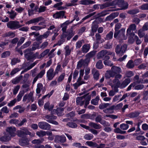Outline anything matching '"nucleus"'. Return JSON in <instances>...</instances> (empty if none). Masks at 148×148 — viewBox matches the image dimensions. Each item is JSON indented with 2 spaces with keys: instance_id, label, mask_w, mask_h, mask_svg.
Masks as SVG:
<instances>
[{
  "instance_id": "obj_14",
  "label": "nucleus",
  "mask_w": 148,
  "mask_h": 148,
  "mask_svg": "<svg viewBox=\"0 0 148 148\" xmlns=\"http://www.w3.org/2000/svg\"><path fill=\"white\" fill-rule=\"evenodd\" d=\"M19 144L22 146L27 145L29 144V141L26 137L22 138L19 140Z\"/></svg>"
},
{
  "instance_id": "obj_6",
  "label": "nucleus",
  "mask_w": 148,
  "mask_h": 148,
  "mask_svg": "<svg viewBox=\"0 0 148 148\" xmlns=\"http://www.w3.org/2000/svg\"><path fill=\"white\" fill-rule=\"evenodd\" d=\"M114 1L118 6L121 8V10H125L128 8V3L125 2L124 0H117Z\"/></svg>"
},
{
  "instance_id": "obj_51",
  "label": "nucleus",
  "mask_w": 148,
  "mask_h": 148,
  "mask_svg": "<svg viewBox=\"0 0 148 148\" xmlns=\"http://www.w3.org/2000/svg\"><path fill=\"white\" fill-rule=\"evenodd\" d=\"M20 71V69L19 68H15L14 69L11 71L10 75H13L14 74L19 72Z\"/></svg>"
},
{
  "instance_id": "obj_26",
  "label": "nucleus",
  "mask_w": 148,
  "mask_h": 148,
  "mask_svg": "<svg viewBox=\"0 0 148 148\" xmlns=\"http://www.w3.org/2000/svg\"><path fill=\"white\" fill-rule=\"evenodd\" d=\"M98 24L96 23V22L95 21H94L92 24L91 26V31H93V32H96L97 29L98 27Z\"/></svg>"
},
{
  "instance_id": "obj_10",
  "label": "nucleus",
  "mask_w": 148,
  "mask_h": 148,
  "mask_svg": "<svg viewBox=\"0 0 148 148\" xmlns=\"http://www.w3.org/2000/svg\"><path fill=\"white\" fill-rule=\"evenodd\" d=\"M38 126L40 129L44 130H49L51 128L50 125L44 121L39 122Z\"/></svg>"
},
{
  "instance_id": "obj_62",
  "label": "nucleus",
  "mask_w": 148,
  "mask_h": 148,
  "mask_svg": "<svg viewBox=\"0 0 148 148\" xmlns=\"http://www.w3.org/2000/svg\"><path fill=\"white\" fill-rule=\"evenodd\" d=\"M136 139L138 140L143 141L145 139V138L144 136L140 135L136 136Z\"/></svg>"
},
{
  "instance_id": "obj_25",
  "label": "nucleus",
  "mask_w": 148,
  "mask_h": 148,
  "mask_svg": "<svg viewBox=\"0 0 148 148\" xmlns=\"http://www.w3.org/2000/svg\"><path fill=\"white\" fill-rule=\"evenodd\" d=\"M99 99L100 98L99 96H97L95 99H92L91 100V103L94 105H97L98 104V102Z\"/></svg>"
},
{
  "instance_id": "obj_30",
  "label": "nucleus",
  "mask_w": 148,
  "mask_h": 148,
  "mask_svg": "<svg viewBox=\"0 0 148 148\" xmlns=\"http://www.w3.org/2000/svg\"><path fill=\"white\" fill-rule=\"evenodd\" d=\"M90 125L91 127L96 129H99L101 127V126L99 124H97L94 122H91Z\"/></svg>"
},
{
  "instance_id": "obj_13",
  "label": "nucleus",
  "mask_w": 148,
  "mask_h": 148,
  "mask_svg": "<svg viewBox=\"0 0 148 148\" xmlns=\"http://www.w3.org/2000/svg\"><path fill=\"white\" fill-rule=\"evenodd\" d=\"M65 12H66L64 11H61L59 12H57L55 14L53 15V17L55 19L61 18L62 16H64Z\"/></svg>"
},
{
  "instance_id": "obj_52",
  "label": "nucleus",
  "mask_w": 148,
  "mask_h": 148,
  "mask_svg": "<svg viewBox=\"0 0 148 148\" xmlns=\"http://www.w3.org/2000/svg\"><path fill=\"white\" fill-rule=\"evenodd\" d=\"M96 51H92L87 54L86 56L89 58H91L94 56L95 54Z\"/></svg>"
},
{
  "instance_id": "obj_41",
  "label": "nucleus",
  "mask_w": 148,
  "mask_h": 148,
  "mask_svg": "<svg viewBox=\"0 0 148 148\" xmlns=\"http://www.w3.org/2000/svg\"><path fill=\"white\" fill-rule=\"evenodd\" d=\"M139 12V10L138 9L131 10H129L127 13L131 15H134L138 13Z\"/></svg>"
},
{
  "instance_id": "obj_23",
  "label": "nucleus",
  "mask_w": 148,
  "mask_h": 148,
  "mask_svg": "<svg viewBox=\"0 0 148 148\" xmlns=\"http://www.w3.org/2000/svg\"><path fill=\"white\" fill-rule=\"evenodd\" d=\"M140 114V112H139L135 111L129 113L128 114V116L131 118H136L138 117Z\"/></svg>"
},
{
  "instance_id": "obj_11",
  "label": "nucleus",
  "mask_w": 148,
  "mask_h": 148,
  "mask_svg": "<svg viewBox=\"0 0 148 148\" xmlns=\"http://www.w3.org/2000/svg\"><path fill=\"white\" fill-rule=\"evenodd\" d=\"M16 129L15 127H10L6 129V132L10 136V137H14L16 136L15 132Z\"/></svg>"
},
{
  "instance_id": "obj_29",
  "label": "nucleus",
  "mask_w": 148,
  "mask_h": 148,
  "mask_svg": "<svg viewBox=\"0 0 148 148\" xmlns=\"http://www.w3.org/2000/svg\"><path fill=\"white\" fill-rule=\"evenodd\" d=\"M96 68L99 69H102L103 67L102 61L101 60H99L97 62L96 64Z\"/></svg>"
},
{
  "instance_id": "obj_44",
  "label": "nucleus",
  "mask_w": 148,
  "mask_h": 148,
  "mask_svg": "<svg viewBox=\"0 0 148 148\" xmlns=\"http://www.w3.org/2000/svg\"><path fill=\"white\" fill-rule=\"evenodd\" d=\"M10 52L9 51H7L4 52L1 54V57L2 58H5L10 56Z\"/></svg>"
},
{
  "instance_id": "obj_57",
  "label": "nucleus",
  "mask_w": 148,
  "mask_h": 148,
  "mask_svg": "<svg viewBox=\"0 0 148 148\" xmlns=\"http://www.w3.org/2000/svg\"><path fill=\"white\" fill-rule=\"evenodd\" d=\"M20 88V86L18 85L16 86L15 87L13 90V93L14 95H16L17 94Z\"/></svg>"
},
{
  "instance_id": "obj_15",
  "label": "nucleus",
  "mask_w": 148,
  "mask_h": 148,
  "mask_svg": "<svg viewBox=\"0 0 148 148\" xmlns=\"http://www.w3.org/2000/svg\"><path fill=\"white\" fill-rule=\"evenodd\" d=\"M42 90V92H45L46 90L45 88H43V85L41 83H39L38 84L37 88L36 89V92L37 94L40 93L41 90Z\"/></svg>"
},
{
  "instance_id": "obj_9",
  "label": "nucleus",
  "mask_w": 148,
  "mask_h": 148,
  "mask_svg": "<svg viewBox=\"0 0 148 148\" xmlns=\"http://www.w3.org/2000/svg\"><path fill=\"white\" fill-rule=\"evenodd\" d=\"M41 43V42H34L32 45V48H28L25 50V52H29L32 51H35L36 50L39 49H40V44Z\"/></svg>"
},
{
  "instance_id": "obj_64",
  "label": "nucleus",
  "mask_w": 148,
  "mask_h": 148,
  "mask_svg": "<svg viewBox=\"0 0 148 148\" xmlns=\"http://www.w3.org/2000/svg\"><path fill=\"white\" fill-rule=\"evenodd\" d=\"M102 120V116L101 115H98L95 118V120L97 122H100Z\"/></svg>"
},
{
  "instance_id": "obj_32",
  "label": "nucleus",
  "mask_w": 148,
  "mask_h": 148,
  "mask_svg": "<svg viewBox=\"0 0 148 148\" xmlns=\"http://www.w3.org/2000/svg\"><path fill=\"white\" fill-rule=\"evenodd\" d=\"M66 125L72 128H75L77 127V123L73 122H68L67 123Z\"/></svg>"
},
{
  "instance_id": "obj_8",
  "label": "nucleus",
  "mask_w": 148,
  "mask_h": 148,
  "mask_svg": "<svg viewBox=\"0 0 148 148\" xmlns=\"http://www.w3.org/2000/svg\"><path fill=\"white\" fill-rule=\"evenodd\" d=\"M116 10H116V9L115 8H114L113 9H112L111 10L110 9L109 10H105L102 11L100 13H99L97 14L96 15H95L94 16V17L96 19L97 18L101 19V18H99L101 17L104 16L108 14V12L109 11H115Z\"/></svg>"
},
{
  "instance_id": "obj_22",
  "label": "nucleus",
  "mask_w": 148,
  "mask_h": 148,
  "mask_svg": "<svg viewBox=\"0 0 148 148\" xmlns=\"http://www.w3.org/2000/svg\"><path fill=\"white\" fill-rule=\"evenodd\" d=\"M130 79L129 78L126 79L121 84V88H125L130 82Z\"/></svg>"
},
{
  "instance_id": "obj_55",
  "label": "nucleus",
  "mask_w": 148,
  "mask_h": 148,
  "mask_svg": "<svg viewBox=\"0 0 148 148\" xmlns=\"http://www.w3.org/2000/svg\"><path fill=\"white\" fill-rule=\"evenodd\" d=\"M25 57L28 60H34L33 57L32 55L30 54H26L25 56Z\"/></svg>"
},
{
  "instance_id": "obj_43",
  "label": "nucleus",
  "mask_w": 148,
  "mask_h": 148,
  "mask_svg": "<svg viewBox=\"0 0 148 148\" xmlns=\"http://www.w3.org/2000/svg\"><path fill=\"white\" fill-rule=\"evenodd\" d=\"M127 66L129 68H132L134 66L133 61L132 60L129 61L127 64Z\"/></svg>"
},
{
  "instance_id": "obj_39",
  "label": "nucleus",
  "mask_w": 148,
  "mask_h": 148,
  "mask_svg": "<svg viewBox=\"0 0 148 148\" xmlns=\"http://www.w3.org/2000/svg\"><path fill=\"white\" fill-rule=\"evenodd\" d=\"M19 122V121L18 120L15 119H11L9 121V123L10 124H15L17 127H18V124Z\"/></svg>"
},
{
  "instance_id": "obj_58",
  "label": "nucleus",
  "mask_w": 148,
  "mask_h": 148,
  "mask_svg": "<svg viewBox=\"0 0 148 148\" xmlns=\"http://www.w3.org/2000/svg\"><path fill=\"white\" fill-rule=\"evenodd\" d=\"M16 102V99H14L13 100L10 101V102L8 103V106L10 107H11L14 106L15 103Z\"/></svg>"
},
{
  "instance_id": "obj_12",
  "label": "nucleus",
  "mask_w": 148,
  "mask_h": 148,
  "mask_svg": "<svg viewBox=\"0 0 148 148\" xmlns=\"http://www.w3.org/2000/svg\"><path fill=\"white\" fill-rule=\"evenodd\" d=\"M44 19L42 16L38 17L27 21L25 24L29 25L31 24L38 23L39 21L43 20Z\"/></svg>"
},
{
  "instance_id": "obj_49",
  "label": "nucleus",
  "mask_w": 148,
  "mask_h": 148,
  "mask_svg": "<svg viewBox=\"0 0 148 148\" xmlns=\"http://www.w3.org/2000/svg\"><path fill=\"white\" fill-rule=\"evenodd\" d=\"M43 28L42 27L37 26H33L30 28L31 29L36 31H39Z\"/></svg>"
},
{
  "instance_id": "obj_34",
  "label": "nucleus",
  "mask_w": 148,
  "mask_h": 148,
  "mask_svg": "<svg viewBox=\"0 0 148 148\" xmlns=\"http://www.w3.org/2000/svg\"><path fill=\"white\" fill-rule=\"evenodd\" d=\"M49 51V49H47L45 50L40 54L38 58L40 59L44 57L47 54Z\"/></svg>"
},
{
  "instance_id": "obj_48",
  "label": "nucleus",
  "mask_w": 148,
  "mask_h": 148,
  "mask_svg": "<svg viewBox=\"0 0 148 148\" xmlns=\"http://www.w3.org/2000/svg\"><path fill=\"white\" fill-rule=\"evenodd\" d=\"M31 41H27L21 46V49H23L26 48L29 46L31 45Z\"/></svg>"
},
{
  "instance_id": "obj_5",
  "label": "nucleus",
  "mask_w": 148,
  "mask_h": 148,
  "mask_svg": "<svg viewBox=\"0 0 148 148\" xmlns=\"http://www.w3.org/2000/svg\"><path fill=\"white\" fill-rule=\"evenodd\" d=\"M127 48L125 45H117L115 48V51L118 54L123 55L125 51Z\"/></svg>"
},
{
  "instance_id": "obj_37",
  "label": "nucleus",
  "mask_w": 148,
  "mask_h": 148,
  "mask_svg": "<svg viewBox=\"0 0 148 148\" xmlns=\"http://www.w3.org/2000/svg\"><path fill=\"white\" fill-rule=\"evenodd\" d=\"M93 137V135L90 133L86 134L84 136V138L87 140H91L92 139Z\"/></svg>"
},
{
  "instance_id": "obj_2",
  "label": "nucleus",
  "mask_w": 148,
  "mask_h": 148,
  "mask_svg": "<svg viewBox=\"0 0 148 148\" xmlns=\"http://www.w3.org/2000/svg\"><path fill=\"white\" fill-rule=\"evenodd\" d=\"M7 27L12 29H15L22 27V25L19 24L18 21H11L7 23Z\"/></svg>"
},
{
  "instance_id": "obj_16",
  "label": "nucleus",
  "mask_w": 148,
  "mask_h": 148,
  "mask_svg": "<svg viewBox=\"0 0 148 148\" xmlns=\"http://www.w3.org/2000/svg\"><path fill=\"white\" fill-rule=\"evenodd\" d=\"M66 137H65L60 136L59 135L56 136L54 139V141L56 143H64L66 141Z\"/></svg>"
},
{
  "instance_id": "obj_46",
  "label": "nucleus",
  "mask_w": 148,
  "mask_h": 148,
  "mask_svg": "<svg viewBox=\"0 0 148 148\" xmlns=\"http://www.w3.org/2000/svg\"><path fill=\"white\" fill-rule=\"evenodd\" d=\"M84 61L82 59L80 60L77 63V68L79 69L81 68L84 64Z\"/></svg>"
},
{
  "instance_id": "obj_17",
  "label": "nucleus",
  "mask_w": 148,
  "mask_h": 148,
  "mask_svg": "<svg viewBox=\"0 0 148 148\" xmlns=\"http://www.w3.org/2000/svg\"><path fill=\"white\" fill-rule=\"evenodd\" d=\"M107 50H103L99 52L97 56V58L98 59L103 58L107 54Z\"/></svg>"
},
{
  "instance_id": "obj_27",
  "label": "nucleus",
  "mask_w": 148,
  "mask_h": 148,
  "mask_svg": "<svg viewBox=\"0 0 148 148\" xmlns=\"http://www.w3.org/2000/svg\"><path fill=\"white\" fill-rule=\"evenodd\" d=\"M136 29V26L134 24L130 25L127 30V33H130L131 31H134Z\"/></svg>"
},
{
  "instance_id": "obj_61",
  "label": "nucleus",
  "mask_w": 148,
  "mask_h": 148,
  "mask_svg": "<svg viewBox=\"0 0 148 148\" xmlns=\"http://www.w3.org/2000/svg\"><path fill=\"white\" fill-rule=\"evenodd\" d=\"M103 63L105 65L111 66L113 65V63L109 60L108 61H104Z\"/></svg>"
},
{
  "instance_id": "obj_50",
  "label": "nucleus",
  "mask_w": 148,
  "mask_h": 148,
  "mask_svg": "<svg viewBox=\"0 0 148 148\" xmlns=\"http://www.w3.org/2000/svg\"><path fill=\"white\" fill-rule=\"evenodd\" d=\"M65 76V73H64L60 75L57 81L58 82L62 81L64 79Z\"/></svg>"
},
{
  "instance_id": "obj_24",
  "label": "nucleus",
  "mask_w": 148,
  "mask_h": 148,
  "mask_svg": "<svg viewBox=\"0 0 148 148\" xmlns=\"http://www.w3.org/2000/svg\"><path fill=\"white\" fill-rule=\"evenodd\" d=\"M92 72L93 73V76L94 79L96 80V81L98 80L99 78V76L100 75L99 71L97 70H94L93 69Z\"/></svg>"
},
{
  "instance_id": "obj_42",
  "label": "nucleus",
  "mask_w": 148,
  "mask_h": 148,
  "mask_svg": "<svg viewBox=\"0 0 148 148\" xmlns=\"http://www.w3.org/2000/svg\"><path fill=\"white\" fill-rule=\"evenodd\" d=\"M129 125L123 123L121 124L120 125V127L121 129L125 130L129 128Z\"/></svg>"
},
{
  "instance_id": "obj_21",
  "label": "nucleus",
  "mask_w": 148,
  "mask_h": 148,
  "mask_svg": "<svg viewBox=\"0 0 148 148\" xmlns=\"http://www.w3.org/2000/svg\"><path fill=\"white\" fill-rule=\"evenodd\" d=\"M63 4L62 2H60L59 3H57L55 4L53 6V7L57 8L58 10H64L66 8L64 6H60Z\"/></svg>"
},
{
  "instance_id": "obj_18",
  "label": "nucleus",
  "mask_w": 148,
  "mask_h": 148,
  "mask_svg": "<svg viewBox=\"0 0 148 148\" xmlns=\"http://www.w3.org/2000/svg\"><path fill=\"white\" fill-rule=\"evenodd\" d=\"M90 48V44H86L83 46L82 51L83 53H86L88 51Z\"/></svg>"
},
{
  "instance_id": "obj_54",
  "label": "nucleus",
  "mask_w": 148,
  "mask_h": 148,
  "mask_svg": "<svg viewBox=\"0 0 148 148\" xmlns=\"http://www.w3.org/2000/svg\"><path fill=\"white\" fill-rule=\"evenodd\" d=\"M140 9L142 10H148V3L143 4L140 6Z\"/></svg>"
},
{
  "instance_id": "obj_38",
  "label": "nucleus",
  "mask_w": 148,
  "mask_h": 148,
  "mask_svg": "<svg viewBox=\"0 0 148 148\" xmlns=\"http://www.w3.org/2000/svg\"><path fill=\"white\" fill-rule=\"evenodd\" d=\"M108 73L109 75H106V77L108 78H109L110 77H113L114 76H115L116 75V73L112 70L111 71H109Z\"/></svg>"
},
{
  "instance_id": "obj_1",
  "label": "nucleus",
  "mask_w": 148,
  "mask_h": 148,
  "mask_svg": "<svg viewBox=\"0 0 148 148\" xmlns=\"http://www.w3.org/2000/svg\"><path fill=\"white\" fill-rule=\"evenodd\" d=\"M110 104L108 103H103L99 105V108L100 110H103V111L106 114H112L114 112L116 106L114 105L111 106L108 108H106L108 106H110Z\"/></svg>"
},
{
  "instance_id": "obj_36",
  "label": "nucleus",
  "mask_w": 148,
  "mask_h": 148,
  "mask_svg": "<svg viewBox=\"0 0 148 148\" xmlns=\"http://www.w3.org/2000/svg\"><path fill=\"white\" fill-rule=\"evenodd\" d=\"M24 93L25 92L23 91L20 92L16 97L17 101H19L21 100L22 97L24 94Z\"/></svg>"
},
{
  "instance_id": "obj_7",
  "label": "nucleus",
  "mask_w": 148,
  "mask_h": 148,
  "mask_svg": "<svg viewBox=\"0 0 148 148\" xmlns=\"http://www.w3.org/2000/svg\"><path fill=\"white\" fill-rule=\"evenodd\" d=\"M22 130L24 131L21 130H18L17 135L18 136L23 138V136L26 135H31V132H29L26 128L23 127Z\"/></svg>"
},
{
  "instance_id": "obj_33",
  "label": "nucleus",
  "mask_w": 148,
  "mask_h": 148,
  "mask_svg": "<svg viewBox=\"0 0 148 148\" xmlns=\"http://www.w3.org/2000/svg\"><path fill=\"white\" fill-rule=\"evenodd\" d=\"M10 139V137L8 136H4L0 137V140L2 142H7Z\"/></svg>"
},
{
  "instance_id": "obj_59",
  "label": "nucleus",
  "mask_w": 148,
  "mask_h": 148,
  "mask_svg": "<svg viewBox=\"0 0 148 148\" xmlns=\"http://www.w3.org/2000/svg\"><path fill=\"white\" fill-rule=\"evenodd\" d=\"M113 82L116 84V85L115 86H118V87L121 88V84L119 79H114Z\"/></svg>"
},
{
  "instance_id": "obj_4",
  "label": "nucleus",
  "mask_w": 148,
  "mask_h": 148,
  "mask_svg": "<svg viewBox=\"0 0 148 148\" xmlns=\"http://www.w3.org/2000/svg\"><path fill=\"white\" fill-rule=\"evenodd\" d=\"M33 94L32 92H30L28 94H25L23 97V102L25 103L27 100L26 104L28 103L31 101L33 102L34 101V97L33 96Z\"/></svg>"
},
{
  "instance_id": "obj_19",
  "label": "nucleus",
  "mask_w": 148,
  "mask_h": 148,
  "mask_svg": "<svg viewBox=\"0 0 148 148\" xmlns=\"http://www.w3.org/2000/svg\"><path fill=\"white\" fill-rule=\"evenodd\" d=\"M54 71L53 69L50 68L47 71V77L48 80H51L52 79V74Z\"/></svg>"
},
{
  "instance_id": "obj_40",
  "label": "nucleus",
  "mask_w": 148,
  "mask_h": 148,
  "mask_svg": "<svg viewBox=\"0 0 148 148\" xmlns=\"http://www.w3.org/2000/svg\"><path fill=\"white\" fill-rule=\"evenodd\" d=\"M113 33L111 31L108 33L106 36L105 39L107 40H110L112 39L113 38Z\"/></svg>"
},
{
  "instance_id": "obj_20",
  "label": "nucleus",
  "mask_w": 148,
  "mask_h": 148,
  "mask_svg": "<svg viewBox=\"0 0 148 148\" xmlns=\"http://www.w3.org/2000/svg\"><path fill=\"white\" fill-rule=\"evenodd\" d=\"M95 3V1L91 0H83L80 1V4L85 5H88Z\"/></svg>"
},
{
  "instance_id": "obj_45",
  "label": "nucleus",
  "mask_w": 148,
  "mask_h": 148,
  "mask_svg": "<svg viewBox=\"0 0 148 148\" xmlns=\"http://www.w3.org/2000/svg\"><path fill=\"white\" fill-rule=\"evenodd\" d=\"M114 14H111L109 16L106 17L105 18V21H106L112 20L115 18V16H113Z\"/></svg>"
},
{
  "instance_id": "obj_53",
  "label": "nucleus",
  "mask_w": 148,
  "mask_h": 148,
  "mask_svg": "<svg viewBox=\"0 0 148 148\" xmlns=\"http://www.w3.org/2000/svg\"><path fill=\"white\" fill-rule=\"evenodd\" d=\"M144 87V85L142 84H138L134 86V89L136 90H140L143 89Z\"/></svg>"
},
{
  "instance_id": "obj_63",
  "label": "nucleus",
  "mask_w": 148,
  "mask_h": 148,
  "mask_svg": "<svg viewBox=\"0 0 148 148\" xmlns=\"http://www.w3.org/2000/svg\"><path fill=\"white\" fill-rule=\"evenodd\" d=\"M134 75L133 72L130 71H127L126 73V76L127 77H130Z\"/></svg>"
},
{
  "instance_id": "obj_31",
  "label": "nucleus",
  "mask_w": 148,
  "mask_h": 148,
  "mask_svg": "<svg viewBox=\"0 0 148 148\" xmlns=\"http://www.w3.org/2000/svg\"><path fill=\"white\" fill-rule=\"evenodd\" d=\"M67 38L66 39L67 40H69L73 37L74 35V34L73 33V30H70L69 31H67Z\"/></svg>"
},
{
  "instance_id": "obj_3",
  "label": "nucleus",
  "mask_w": 148,
  "mask_h": 148,
  "mask_svg": "<svg viewBox=\"0 0 148 148\" xmlns=\"http://www.w3.org/2000/svg\"><path fill=\"white\" fill-rule=\"evenodd\" d=\"M45 118L47 119V121L49 123L56 125H58L59 124L57 121L54 120L57 118L56 116L53 115L48 114L46 115Z\"/></svg>"
},
{
  "instance_id": "obj_35",
  "label": "nucleus",
  "mask_w": 148,
  "mask_h": 148,
  "mask_svg": "<svg viewBox=\"0 0 148 148\" xmlns=\"http://www.w3.org/2000/svg\"><path fill=\"white\" fill-rule=\"evenodd\" d=\"M73 146L78 148H89L87 147L82 146L81 144L79 143H74L73 144Z\"/></svg>"
},
{
  "instance_id": "obj_60",
  "label": "nucleus",
  "mask_w": 148,
  "mask_h": 148,
  "mask_svg": "<svg viewBox=\"0 0 148 148\" xmlns=\"http://www.w3.org/2000/svg\"><path fill=\"white\" fill-rule=\"evenodd\" d=\"M46 7L44 6H40L38 9V12L39 13H41L45 12L46 10Z\"/></svg>"
},
{
  "instance_id": "obj_28",
  "label": "nucleus",
  "mask_w": 148,
  "mask_h": 148,
  "mask_svg": "<svg viewBox=\"0 0 148 148\" xmlns=\"http://www.w3.org/2000/svg\"><path fill=\"white\" fill-rule=\"evenodd\" d=\"M111 70L114 71L116 74H119L121 72V69L119 67L116 66H113L111 68Z\"/></svg>"
},
{
  "instance_id": "obj_56",
  "label": "nucleus",
  "mask_w": 148,
  "mask_h": 148,
  "mask_svg": "<svg viewBox=\"0 0 148 148\" xmlns=\"http://www.w3.org/2000/svg\"><path fill=\"white\" fill-rule=\"evenodd\" d=\"M86 95H84L82 97H77L76 99V102L78 104L85 97Z\"/></svg>"
},
{
  "instance_id": "obj_47",
  "label": "nucleus",
  "mask_w": 148,
  "mask_h": 148,
  "mask_svg": "<svg viewBox=\"0 0 148 148\" xmlns=\"http://www.w3.org/2000/svg\"><path fill=\"white\" fill-rule=\"evenodd\" d=\"M20 60L18 58H13L11 60V64L12 65H15L17 63L19 62Z\"/></svg>"
}]
</instances>
